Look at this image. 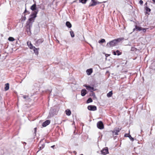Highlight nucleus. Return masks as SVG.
I'll use <instances>...</instances> for the list:
<instances>
[{
  "mask_svg": "<svg viewBox=\"0 0 155 155\" xmlns=\"http://www.w3.org/2000/svg\"><path fill=\"white\" fill-rule=\"evenodd\" d=\"M38 12V11H37L34 12L33 14H31L30 15V18H29L26 23L25 27L26 31L28 35H30L31 34V29L32 27L33 23L37 17V15Z\"/></svg>",
  "mask_w": 155,
  "mask_h": 155,
  "instance_id": "nucleus-1",
  "label": "nucleus"
},
{
  "mask_svg": "<svg viewBox=\"0 0 155 155\" xmlns=\"http://www.w3.org/2000/svg\"><path fill=\"white\" fill-rule=\"evenodd\" d=\"M123 38H119L112 40L107 43V46L109 48L114 47L119 42L123 40Z\"/></svg>",
  "mask_w": 155,
  "mask_h": 155,
  "instance_id": "nucleus-2",
  "label": "nucleus"
},
{
  "mask_svg": "<svg viewBox=\"0 0 155 155\" xmlns=\"http://www.w3.org/2000/svg\"><path fill=\"white\" fill-rule=\"evenodd\" d=\"M58 112L53 107H51L50 110L49 114L48 117V118H50L53 117L54 115H56Z\"/></svg>",
  "mask_w": 155,
  "mask_h": 155,
  "instance_id": "nucleus-3",
  "label": "nucleus"
},
{
  "mask_svg": "<svg viewBox=\"0 0 155 155\" xmlns=\"http://www.w3.org/2000/svg\"><path fill=\"white\" fill-rule=\"evenodd\" d=\"M97 127L100 129H102L104 128V126L102 122L101 121H98L97 123Z\"/></svg>",
  "mask_w": 155,
  "mask_h": 155,
  "instance_id": "nucleus-4",
  "label": "nucleus"
},
{
  "mask_svg": "<svg viewBox=\"0 0 155 155\" xmlns=\"http://www.w3.org/2000/svg\"><path fill=\"white\" fill-rule=\"evenodd\" d=\"M101 152L102 154L104 155L108 154L109 152L108 147H105L103 149L101 150Z\"/></svg>",
  "mask_w": 155,
  "mask_h": 155,
  "instance_id": "nucleus-5",
  "label": "nucleus"
},
{
  "mask_svg": "<svg viewBox=\"0 0 155 155\" xmlns=\"http://www.w3.org/2000/svg\"><path fill=\"white\" fill-rule=\"evenodd\" d=\"M87 108L88 110L91 111H95L97 109V107L94 105H89Z\"/></svg>",
  "mask_w": 155,
  "mask_h": 155,
  "instance_id": "nucleus-6",
  "label": "nucleus"
},
{
  "mask_svg": "<svg viewBox=\"0 0 155 155\" xmlns=\"http://www.w3.org/2000/svg\"><path fill=\"white\" fill-rule=\"evenodd\" d=\"M30 9L32 11H34V12L31 14H33L34 12L37 11H38V12L39 11L38 10V9H37V7L36 4H34L33 5L31 6L30 7Z\"/></svg>",
  "mask_w": 155,
  "mask_h": 155,
  "instance_id": "nucleus-7",
  "label": "nucleus"
},
{
  "mask_svg": "<svg viewBox=\"0 0 155 155\" xmlns=\"http://www.w3.org/2000/svg\"><path fill=\"white\" fill-rule=\"evenodd\" d=\"M84 86L85 87L87 90L90 91L91 92H93V91L95 90H94V88L93 87H91L90 86H87L86 84L84 85Z\"/></svg>",
  "mask_w": 155,
  "mask_h": 155,
  "instance_id": "nucleus-8",
  "label": "nucleus"
},
{
  "mask_svg": "<svg viewBox=\"0 0 155 155\" xmlns=\"http://www.w3.org/2000/svg\"><path fill=\"white\" fill-rule=\"evenodd\" d=\"M27 44L29 48L31 49H33L35 47L33 45L30 41H27Z\"/></svg>",
  "mask_w": 155,
  "mask_h": 155,
  "instance_id": "nucleus-9",
  "label": "nucleus"
},
{
  "mask_svg": "<svg viewBox=\"0 0 155 155\" xmlns=\"http://www.w3.org/2000/svg\"><path fill=\"white\" fill-rule=\"evenodd\" d=\"M50 122L49 120H47L43 123L42 126L43 127H45L49 124Z\"/></svg>",
  "mask_w": 155,
  "mask_h": 155,
  "instance_id": "nucleus-10",
  "label": "nucleus"
},
{
  "mask_svg": "<svg viewBox=\"0 0 155 155\" xmlns=\"http://www.w3.org/2000/svg\"><path fill=\"white\" fill-rule=\"evenodd\" d=\"M142 30V28L141 27H139L137 25H136L135 26V28L133 29V31H140Z\"/></svg>",
  "mask_w": 155,
  "mask_h": 155,
  "instance_id": "nucleus-11",
  "label": "nucleus"
},
{
  "mask_svg": "<svg viewBox=\"0 0 155 155\" xmlns=\"http://www.w3.org/2000/svg\"><path fill=\"white\" fill-rule=\"evenodd\" d=\"M87 94V91L85 89H83L81 91V95L83 97L84 96Z\"/></svg>",
  "mask_w": 155,
  "mask_h": 155,
  "instance_id": "nucleus-12",
  "label": "nucleus"
},
{
  "mask_svg": "<svg viewBox=\"0 0 155 155\" xmlns=\"http://www.w3.org/2000/svg\"><path fill=\"white\" fill-rule=\"evenodd\" d=\"M92 69L91 68L88 69L86 70V72L87 74L89 75H91V74L92 73Z\"/></svg>",
  "mask_w": 155,
  "mask_h": 155,
  "instance_id": "nucleus-13",
  "label": "nucleus"
},
{
  "mask_svg": "<svg viewBox=\"0 0 155 155\" xmlns=\"http://www.w3.org/2000/svg\"><path fill=\"white\" fill-rule=\"evenodd\" d=\"M120 130V129L119 128H117L113 132V134L115 135H117L118 133L119 132Z\"/></svg>",
  "mask_w": 155,
  "mask_h": 155,
  "instance_id": "nucleus-14",
  "label": "nucleus"
},
{
  "mask_svg": "<svg viewBox=\"0 0 155 155\" xmlns=\"http://www.w3.org/2000/svg\"><path fill=\"white\" fill-rule=\"evenodd\" d=\"M39 48H36L35 47L33 49L34 53L35 54V55H38V50Z\"/></svg>",
  "mask_w": 155,
  "mask_h": 155,
  "instance_id": "nucleus-15",
  "label": "nucleus"
},
{
  "mask_svg": "<svg viewBox=\"0 0 155 155\" xmlns=\"http://www.w3.org/2000/svg\"><path fill=\"white\" fill-rule=\"evenodd\" d=\"M44 40L42 38H41L38 39L36 41V43L38 45H39L43 42Z\"/></svg>",
  "mask_w": 155,
  "mask_h": 155,
  "instance_id": "nucleus-16",
  "label": "nucleus"
},
{
  "mask_svg": "<svg viewBox=\"0 0 155 155\" xmlns=\"http://www.w3.org/2000/svg\"><path fill=\"white\" fill-rule=\"evenodd\" d=\"M92 2V3L90 4L89 5V6H94L97 5V3L95 1V0H91Z\"/></svg>",
  "mask_w": 155,
  "mask_h": 155,
  "instance_id": "nucleus-17",
  "label": "nucleus"
},
{
  "mask_svg": "<svg viewBox=\"0 0 155 155\" xmlns=\"http://www.w3.org/2000/svg\"><path fill=\"white\" fill-rule=\"evenodd\" d=\"M65 112L66 114L68 116H70L71 114V110L68 109H67L65 110Z\"/></svg>",
  "mask_w": 155,
  "mask_h": 155,
  "instance_id": "nucleus-18",
  "label": "nucleus"
},
{
  "mask_svg": "<svg viewBox=\"0 0 155 155\" xmlns=\"http://www.w3.org/2000/svg\"><path fill=\"white\" fill-rule=\"evenodd\" d=\"M5 91L8 90L9 88V84L8 83H6L5 84Z\"/></svg>",
  "mask_w": 155,
  "mask_h": 155,
  "instance_id": "nucleus-19",
  "label": "nucleus"
},
{
  "mask_svg": "<svg viewBox=\"0 0 155 155\" xmlns=\"http://www.w3.org/2000/svg\"><path fill=\"white\" fill-rule=\"evenodd\" d=\"M66 25L68 28H71V24L70 22L67 21L66 22Z\"/></svg>",
  "mask_w": 155,
  "mask_h": 155,
  "instance_id": "nucleus-20",
  "label": "nucleus"
},
{
  "mask_svg": "<svg viewBox=\"0 0 155 155\" xmlns=\"http://www.w3.org/2000/svg\"><path fill=\"white\" fill-rule=\"evenodd\" d=\"M112 91H111L107 94V96L108 97H110L112 96Z\"/></svg>",
  "mask_w": 155,
  "mask_h": 155,
  "instance_id": "nucleus-21",
  "label": "nucleus"
},
{
  "mask_svg": "<svg viewBox=\"0 0 155 155\" xmlns=\"http://www.w3.org/2000/svg\"><path fill=\"white\" fill-rule=\"evenodd\" d=\"M125 137H128L132 141H133L134 140V139L129 134V136H126V135L125 134L124 135Z\"/></svg>",
  "mask_w": 155,
  "mask_h": 155,
  "instance_id": "nucleus-22",
  "label": "nucleus"
},
{
  "mask_svg": "<svg viewBox=\"0 0 155 155\" xmlns=\"http://www.w3.org/2000/svg\"><path fill=\"white\" fill-rule=\"evenodd\" d=\"M93 101L92 99L91 98H89L87 100V103H89L92 102Z\"/></svg>",
  "mask_w": 155,
  "mask_h": 155,
  "instance_id": "nucleus-23",
  "label": "nucleus"
},
{
  "mask_svg": "<svg viewBox=\"0 0 155 155\" xmlns=\"http://www.w3.org/2000/svg\"><path fill=\"white\" fill-rule=\"evenodd\" d=\"M8 40L10 41H13L15 40V39L12 37H9L8 38Z\"/></svg>",
  "mask_w": 155,
  "mask_h": 155,
  "instance_id": "nucleus-24",
  "label": "nucleus"
},
{
  "mask_svg": "<svg viewBox=\"0 0 155 155\" xmlns=\"http://www.w3.org/2000/svg\"><path fill=\"white\" fill-rule=\"evenodd\" d=\"M105 42V40L104 39H102L101 40L98 41V43H104Z\"/></svg>",
  "mask_w": 155,
  "mask_h": 155,
  "instance_id": "nucleus-25",
  "label": "nucleus"
},
{
  "mask_svg": "<svg viewBox=\"0 0 155 155\" xmlns=\"http://www.w3.org/2000/svg\"><path fill=\"white\" fill-rule=\"evenodd\" d=\"M80 2L83 4H85L87 0H79Z\"/></svg>",
  "mask_w": 155,
  "mask_h": 155,
  "instance_id": "nucleus-26",
  "label": "nucleus"
},
{
  "mask_svg": "<svg viewBox=\"0 0 155 155\" xmlns=\"http://www.w3.org/2000/svg\"><path fill=\"white\" fill-rule=\"evenodd\" d=\"M70 35L72 37H74V34L73 31H71L70 32Z\"/></svg>",
  "mask_w": 155,
  "mask_h": 155,
  "instance_id": "nucleus-27",
  "label": "nucleus"
},
{
  "mask_svg": "<svg viewBox=\"0 0 155 155\" xmlns=\"http://www.w3.org/2000/svg\"><path fill=\"white\" fill-rule=\"evenodd\" d=\"M116 53L117 54V55H119L121 54L122 53L120 52L119 50H117L116 51Z\"/></svg>",
  "mask_w": 155,
  "mask_h": 155,
  "instance_id": "nucleus-28",
  "label": "nucleus"
},
{
  "mask_svg": "<svg viewBox=\"0 0 155 155\" xmlns=\"http://www.w3.org/2000/svg\"><path fill=\"white\" fill-rule=\"evenodd\" d=\"M145 9L146 12H150L151 11L150 9L147 7L145 8Z\"/></svg>",
  "mask_w": 155,
  "mask_h": 155,
  "instance_id": "nucleus-29",
  "label": "nucleus"
},
{
  "mask_svg": "<svg viewBox=\"0 0 155 155\" xmlns=\"http://www.w3.org/2000/svg\"><path fill=\"white\" fill-rule=\"evenodd\" d=\"M147 28H142V30L143 31V32H145L146 31L147 29Z\"/></svg>",
  "mask_w": 155,
  "mask_h": 155,
  "instance_id": "nucleus-30",
  "label": "nucleus"
},
{
  "mask_svg": "<svg viewBox=\"0 0 155 155\" xmlns=\"http://www.w3.org/2000/svg\"><path fill=\"white\" fill-rule=\"evenodd\" d=\"M91 95L92 96H93L94 97H96V96L95 94L93 91V92H92Z\"/></svg>",
  "mask_w": 155,
  "mask_h": 155,
  "instance_id": "nucleus-31",
  "label": "nucleus"
},
{
  "mask_svg": "<svg viewBox=\"0 0 155 155\" xmlns=\"http://www.w3.org/2000/svg\"><path fill=\"white\" fill-rule=\"evenodd\" d=\"M37 128H34V135L35 136H36V130H37Z\"/></svg>",
  "mask_w": 155,
  "mask_h": 155,
  "instance_id": "nucleus-32",
  "label": "nucleus"
},
{
  "mask_svg": "<svg viewBox=\"0 0 155 155\" xmlns=\"http://www.w3.org/2000/svg\"><path fill=\"white\" fill-rule=\"evenodd\" d=\"M143 1L141 0H140L139 1V3L140 4V5H142L143 4Z\"/></svg>",
  "mask_w": 155,
  "mask_h": 155,
  "instance_id": "nucleus-33",
  "label": "nucleus"
},
{
  "mask_svg": "<svg viewBox=\"0 0 155 155\" xmlns=\"http://www.w3.org/2000/svg\"><path fill=\"white\" fill-rule=\"evenodd\" d=\"M39 8L42 9L43 10H44L45 9V7H41V6H40L39 7Z\"/></svg>",
  "mask_w": 155,
  "mask_h": 155,
  "instance_id": "nucleus-34",
  "label": "nucleus"
},
{
  "mask_svg": "<svg viewBox=\"0 0 155 155\" xmlns=\"http://www.w3.org/2000/svg\"><path fill=\"white\" fill-rule=\"evenodd\" d=\"M40 145H39V146H40ZM44 147V146H43L42 147H41V146H40L39 148H40V150H41Z\"/></svg>",
  "mask_w": 155,
  "mask_h": 155,
  "instance_id": "nucleus-35",
  "label": "nucleus"
},
{
  "mask_svg": "<svg viewBox=\"0 0 155 155\" xmlns=\"http://www.w3.org/2000/svg\"><path fill=\"white\" fill-rule=\"evenodd\" d=\"M113 54L114 55H117V54H116V51H113Z\"/></svg>",
  "mask_w": 155,
  "mask_h": 155,
  "instance_id": "nucleus-36",
  "label": "nucleus"
},
{
  "mask_svg": "<svg viewBox=\"0 0 155 155\" xmlns=\"http://www.w3.org/2000/svg\"><path fill=\"white\" fill-rule=\"evenodd\" d=\"M28 12V14H29V12L28 11H27L26 8H25V9L24 12L23 13H25L26 12Z\"/></svg>",
  "mask_w": 155,
  "mask_h": 155,
  "instance_id": "nucleus-37",
  "label": "nucleus"
},
{
  "mask_svg": "<svg viewBox=\"0 0 155 155\" xmlns=\"http://www.w3.org/2000/svg\"><path fill=\"white\" fill-rule=\"evenodd\" d=\"M23 97V98L25 99L26 98L28 97L27 96H26L25 95H24Z\"/></svg>",
  "mask_w": 155,
  "mask_h": 155,
  "instance_id": "nucleus-38",
  "label": "nucleus"
},
{
  "mask_svg": "<svg viewBox=\"0 0 155 155\" xmlns=\"http://www.w3.org/2000/svg\"><path fill=\"white\" fill-rule=\"evenodd\" d=\"M24 18V20L25 21L26 19V17L25 16L24 17H23Z\"/></svg>",
  "mask_w": 155,
  "mask_h": 155,
  "instance_id": "nucleus-39",
  "label": "nucleus"
},
{
  "mask_svg": "<svg viewBox=\"0 0 155 155\" xmlns=\"http://www.w3.org/2000/svg\"><path fill=\"white\" fill-rule=\"evenodd\" d=\"M57 41L58 43H59V41L58 40H57Z\"/></svg>",
  "mask_w": 155,
  "mask_h": 155,
  "instance_id": "nucleus-40",
  "label": "nucleus"
},
{
  "mask_svg": "<svg viewBox=\"0 0 155 155\" xmlns=\"http://www.w3.org/2000/svg\"><path fill=\"white\" fill-rule=\"evenodd\" d=\"M54 146H54V145H53V146H52L51 147L52 148H53Z\"/></svg>",
  "mask_w": 155,
  "mask_h": 155,
  "instance_id": "nucleus-41",
  "label": "nucleus"
},
{
  "mask_svg": "<svg viewBox=\"0 0 155 155\" xmlns=\"http://www.w3.org/2000/svg\"><path fill=\"white\" fill-rule=\"evenodd\" d=\"M125 134L126 135V136H129V134Z\"/></svg>",
  "mask_w": 155,
  "mask_h": 155,
  "instance_id": "nucleus-42",
  "label": "nucleus"
},
{
  "mask_svg": "<svg viewBox=\"0 0 155 155\" xmlns=\"http://www.w3.org/2000/svg\"><path fill=\"white\" fill-rule=\"evenodd\" d=\"M41 145L43 146H45V144H42Z\"/></svg>",
  "mask_w": 155,
  "mask_h": 155,
  "instance_id": "nucleus-43",
  "label": "nucleus"
},
{
  "mask_svg": "<svg viewBox=\"0 0 155 155\" xmlns=\"http://www.w3.org/2000/svg\"><path fill=\"white\" fill-rule=\"evenodd\" d=\"M153 1L155 3V0H153Z\"/></svg>",
  "mask_w": 155,
  "mask_h": 155,
  "instance_id": "nucleus-44",
  "label": "nucleus"
},
{
  "mask_svg": "<svg viewBox=\"0 0 155 155\" xmlns=\"http://www.w3.org/2000/svg\"><path fill=\"white\" fill-rule=\"evenodd\" d=\"M24 143L25 144H26V143L25 142H24Z\"/></svg>",
  "mask_w": 155,
  "mask_h": 155,
  "instance_id": "nucleus-45",
  "label": "nucleus"
}]
</instances>
